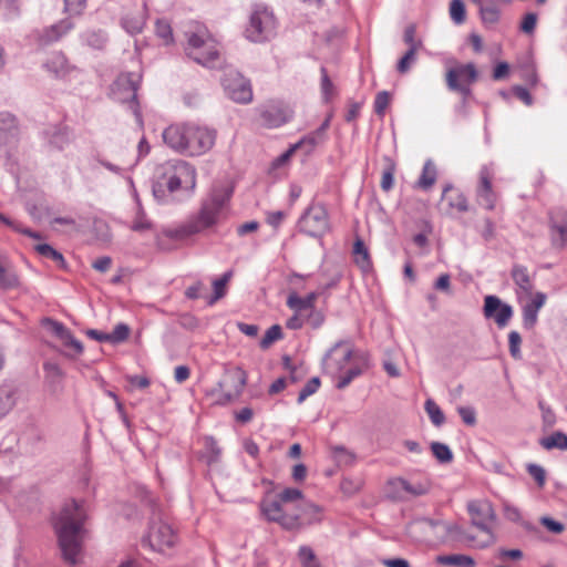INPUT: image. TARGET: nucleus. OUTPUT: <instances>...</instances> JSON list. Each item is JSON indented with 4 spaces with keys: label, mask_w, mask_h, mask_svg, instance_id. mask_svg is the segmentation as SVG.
<instances>
[{
    "label": "nucleus",
    "mask_w": 567,
    "mask_h": 567,
    "mask_svg": "<svg viewBox=\"0 0 567 567\" xmlns=\"http://www.w3.org/2000/svg\"><path fill=\"white\" fill-rule=\"evenodd\" d=\"M450 16L456 24H462L466 18L465 4L463 0H452L450 3Z\"/></svg>",
    "instance_id": "de8ad7c7"
},
{
    "label": "nucleus",
    "mask_w": 567,
    "mask_h": 567,
    "mask_svg": "<svg viewBox=\"0 0 567 567\" xmlns=\"http://www.w3.org/2000/svg\"><path fill=\"white\" fill-rule=\"evenodd\" d=\"M391 101V94L388 91H381L374 100V112L379 116H383Z\"/></svg>",
    "instance_id": "052dcab7"
},
{
    "label": "nucleus",
    "mask_w": 567,
    "mask_h": 567,
    "mask_svg": "<svg viewBox=\"0 0 567 567\" xmlns=\"http://www.w3.org/2000/svg\"><path fill=\"white\" fill-rule=\"evenodd\" d=\"M44 68L56 78L64 76L69 71L68 60L62 53L52 54L44 63Z\"/></svg>",
    "instance_id": "cd10ccee"
},
{
    "label": "nucleus",
    "mask_w": 567,
    "mask_h": 567,
    "mask_svg": "<svg viewBox=\"0 0 567 567\" xmlns=\"http://www.w3.org/2000/svg\"><path fill=\"white\" fill-rule=\"evenodd\" d=\"M480 14L485 24H495L499 20L501 12L494 6H481Z\"/></svg>",
    "instance_id": "5fc2aeb1"
},
{
    "label": "nucleus",
    "mask_w": 567,
    "mask_h": 567,
    "mask_svg": "<svg viewBox=\"0 0 567 567\" xmlns=\"http://www.w3.org/2000/svg\"><path fill=\"white\" fill-rule=\"evenodd\" d=\"M471 86H472V84H462V85L456 84L454 82L453 75L451 74L447 89L451 92L458 93L462 96V101H461L462 107L466 106L467 100L472 96Z\"/></svg>",
    "instance_id": "49530a36"
},
{
    "label": "nucleus",
    "mask_w": 567,
    "mask_h": 567,
    "mask_svg": "<svg viewBox=\"0 0 567 567\" xmlns=\"http://www.w3.org/2000/svg\"><path fill=\"white\" fill-rule=\"evenodd\" d=\"M317 298V292H310L306 297L292 292L288 296L287 306L296 312L310 311L313 310Z\"/></svg>",
    "instance_id": "b1692460"
},
{
    "label": "nucleus",
    "mask_w": 567,
    "mask_h": 567,
    "mask_svg": "<svg viewBox=\"0 0 567 567\" xmlns=\"http://www.w3.org/2000/svg\"><path fill=\"white\" fill-rule=\"evenodd\" d=\"M470 540L475 542L474 537H470L466 535V533L462 529V527L456 523H449L440 519V537L439 540L446 542V540Z\"/></svg>",
    "instance_id": "5701e85b"
},
{
    "label": "nucleus",
    "mask_w": 567,
    "mask_h": 567,
    "mask_svg": "<svg viewBox=\"0 0 567 567\" xmlns=\"http://www.w3.org/2000/svg\"><path fill=\"white\" fill-rule=\"evenodd\" d=\"M537 24V14L528 12L523 17L519 30L525 34H533Z\"/></svg>",
    "instance_id": "338daca9"
},
{
    "label": "nucleus",
    "mask_w": 567,
    "mask_h": 567,
    "mask_svg": "<svg viewBox=\"0 0 567 567\" xmlns=\"http://www.w3.org/2000/svg\"><path fill=\"white\" fill-rule=\"evenodd\" d=\"M86 519L85 502L74 498L66 501L59 513L53 516V527L63 559L70 565L79 563L86 533L84 528Z\"/></svg>",
    "instance_id": "f03ea898"
},
{
    "label": "nucleus",
    "mask_w": 567,
    "mask_h": 567,
    "mask_svg": "<svg viewBox=\"0 0 567 567\" xmlns=\"http://www.w3.org/2000/svg\"><path fill=\"white\" fill-rule=\"evenodd\" d=\"M398 484L403 486V491L405 494L412 496H421L429 492V486L421 482L411 483L406 480V482H399Z\"/></svg>",
    "instance_id": "6e6d98bb"
},
{
    "label": "nucleus",
    "mask_w": 567,
    "mask_h": 567,
    "mask_svg": "<svg viewBox=\"0 0 567 567\" xmlns=\"http://www.w3.org/2000/svg\"><path fill=\"white\" fill-rule=\"evenodd\" d=\"M196 168L184 159H169L156 166L152 193L157 203L167 205L189 198L196 188Z\"/></svg>",
    "instance_id": "f257e3e1"
},
{
    "label": "nucleus",
    "mask_w": 567,
    "mask_h": 567,
    "mask_svg": "<svg viewBox=\"0 0 567 567\" xmlns=\"http://www.w3.org/2000/svg\"><path fill=\"white\" fill-rule=\"evenodd\" d=\"M424 410L427 413L431 422L435 426H441L445 422V415L441 408L432 400L427 399L424 403Z\"/></svg>",
    "instance_id": "58836bf2"
},
{
    "label": "nucleus",
    "mask_w": 567,
    "mask_h": 567,
    "mask_svg": "<svg viewBox=\"0 0 567 567\" xmlns=\"http://www.w3.org/2000/svg\"><path fill=\"white\" fill-rule=\"evenodd\" d=\"M416 61V51L414 48H409L405 54L399 60L396 70L399 73H406L411 65Z\"/></svg>",
    "instance_id": "13d9d810"
},
{
    "label": "nucleus",
    "mask_w": 567,
    "mask_h": 567,
    "mask_svg": "<svg viewBox=\"0 0 567 567\" xmlns=\"http://www.w3.org/2000/svg\"><path fill=\"white\" fill-rule=\"evenodd\" d=\"M233 189L226 186H216L202 202L197 214L189 217L176 228L164 230V235L172 239H185L217 225L226 215Z\"/></svg>",
    "instance_id": "7ed1b4c3"
},
{
    "label": "nucleus",
    "mask_w": 567,
    "mask_h": 567,
    "mask_svg": "<svg viewBox=\"0 0 567 567\" xmlns=\"http://www.w3.org/2000/svg\"><path fill=\"white\" fill-rule=\"evenodd\" d=\"M353 252L355 255L357 265L363 270L368 271L371 268V260L369 251L361 239H358L353 245Z\"/></svg>",
    "instance_id": "c9c22d12"
},
{
    "label": "nucleus",
    "mask_w": 567,
    "mask_h": 567,
    "mask_svg": "<svg viewBox=\"0 0 567 567\" xmlns=\"http://www.w3.org/2000/svg\"><path fill=\"white\" fill-rule=\"evenodd\" d=\"M353 350L347 341L337 342L324 355L323 368L330 373L341 372L352 358Z\"/></svg>",
    "instance_id": "4468645a"
},
{
    "label": "nucleus",
    "mask_w": 567,
    "mask_h": 567,
    "mask_svg": "<svg viewBox=\"0 0 567 567\" xmlns=\"http://www.w3.org/2000/svg\"><path fill=\"white\" fill-rule=\"evenodd\" d=\"M141 82V74L135 72L122 73L112 85L114 99L122 103H130L135 116L140 120L141 114L137 105V90Z\"/></svg>",
    "instance_id": "1a4fd4ad"
},
{
    "label": "nucleus",
    "mask_w": 567,
    "mask_h": 567,
    "mask_svg": "<svg viewBox=\"0 0 567 567\" xmlns=\"http://www.w3.org/2000/svg\"><path fill=\"white\" fill-rule=\"evenodd\" d=\"M49 144L58 151H63L73 140L72 133L68 127H55L48 132Z\"/></svg>",
    "instance_id": "bb28decb"
},
{
    "label": "nucleus",
    "mask_w": 567,
    "mask_h": 567,
    "mask_svg": "<svg viewBox=\"0 0 567 567\" xmlns=\"http://www.w3.org/2000/svg\"><path fill=\"white\" fill-rule=\"evenodd\" d=\"M59 339L65 347L72 348L76 354H81L83 352L84 348L82 342L75 339L68 328Z\"/></svg>",
    "instance_id": "e2e57ef3"
},
{
    "label": "nucleus",
    "mask_w": 567,
    "mask_h": 567,
    "mask_svg": "<svg viewBox=\"0 0 567 567\" xmlns=\"http://www.w3.org/2000/svg\"><path fill=\"white\" fill-rule=\"evenodd\" d=\"M540 445L545 450H560L567 451V434L560 431H556L547 437L540 440Z\"/></svg>",
    "instance_id": "72a5a7b5"
},
{
    "label": "nucleus",
    "mask_w": 567,
    "mask_h": 567,
    "mask_svg": "<svg viewBox=\"0 0 567 567\" xmlns=\"http://www.w3.org/2000/svg\"><path fill=\"white\" fill-rule=\"evenodd\" d=\"M75 24L72 21V18L68 17L59 22L45 28L42 31L41 40L44 43H52L56 42L60 39H62L64 35H66L70 31L74 29Z\"/></svg>",
    "instance_id": "412c9836"
},
{
    "label": "nucleus",
    "mask_w": 567,
    "mask_h": 567,
    "mask_svg": "<svg viewBox=\"0 0 567 567\" xmlns=\"http://www.w3.org/2000/svg\"><path fill=\"white\" fill-rule=\"evenodd\" d=\"M80 40L91 49L102 50L107 42V35L100 29H87L80 34Z\"/></svg>",
    "instance_id": "a878e982"
},
{
    "label": "nucleus",
    "mask_w": 567,
    "mask_h": 567,
    "mask_svg": "<svg viewBox=\"0 0 567 567\" xmlns=\"http://www.w3.org/2000/svg\"><path fill=\"white\" fill-rule=\"evenodd\" d=\"M300 514L303 515V525H311L321 520L320 507L311 503H305Z\"/></svg>",
    "instance_id": "79ce46f5"
},
{
    "label": "nucleus",
    "mask_w": 567,
    "mask_h": 567,
    "mask_svg": "<svg viewBox=\"0 0 567 567\" xmlns=\"http://www.w3.org/2000/svg\"><path fill=\"white\" fill-rule=\"evenodd\" d=\"M219 383L225 390H230L231 396L236 400L241 395L247 384V374L239 367L227 369Z\"/></svg>",
    "instance_id": "a211bd4d"
},
{
    "label": "nucleus",
    "mask_w": 567,
    "mask_h": 567,
    "mask_svg": "<svg viewBox=\"0 0 567 567\" xmlns=\"http://www.w3.org/2000/svg\"><path fill=\"white\" fill-rule=\"evenodd\" d=\"M293 112L282 103H270L260 112V118L264 126L274 128L279 127L292 118Z\"/></svg>",
    "instance_id": "dca6fc26"
},
{
    "label": "nucleus",
    "mask_w": 567,
    "mask_h": 567,
    "mask_svg": "<svg viewBox=\"0 0 567 567\" xmlns=\"http://www.w3.org/2000/svg\"><path fill=\"white\" fill-rule=\"evenodd\" d=\"M388 166L383 171L382 178H381V188L384 192H389L392 189L394 184V173H395V164L392 159L386 157Z\"/></svg>",
    "instance_id": "09e8293b"
},
{
    "label": "nucleus",
    "mask_w": 567,
    "mask_h": 567,
    "mask_svg": "<svg viewBox=\"0 0 567 567\" xmlns=\"http://www.w3.org/2000/svg\"><path fill=\"white\" fill-rule=\"evenodd\" d=\"M472 524L484 533V539L475 543V547L485 548L494 543V534L489 524L495 520V512L487 501H472L467 504Z\"/></svg>",
    "instance_id": "0eeeda50"
},
{
    "label": "nucleus",
    "mask_w": 567,
    "mask_h": 567,
    "mask_svg": "<svg viewBox=\"0 0 567 567\" xmlns=\"http://www.w3.org/2000/svg\"><path fill=\"white\" fill-rule=\"evenodd\" d=\"M44 370V380L45 384L49 388V391L53 395H59L63 392V379H64V372L61 369V367L55 362H44L43 364Z\"/></svg>",
    "instance_id": "aec40b11"
},
{
    "label": "nucleus",
    "mask_w": 567,
    "mask_h": 567,
    "mask_svg": "<svg viewBox=\"0 0 567 567\" xmlns=\"http://www.w3.org/2000/svg\"><path fill=\"white\" fill-rule=\"evenodd\" d=\"M225 94L236 103L248 104L252 101L250 81L236 70H226L220 79Z\"/></svg>",
    "instance_id": "9d476101"
},
{
    "label": "nucleus",
    "mask_w": 567,
    "mask_h": 567,
    "mask_svg": "<svg viewBox=\"0 0 567 567\" xmlns=\"http://www.w3.org/2000/svg\"><path fill=\"white\" fill-rule=\"evenodd\" d=\"M512 278L514 282L525 292L530 293L533 290V282L530 280L527 268L516 265L512 270Z\"/></svg>",
    "instance_id": "2f4dec72"
},
{
    "label": "nucleus",
    "mask_w": 567,
    "mask_h": 567,
    "mask_svg": "<svg viewBox=\"0 0 567 567\" xmlns=\"http://www.w3.org/2000/svg\"><path fill=\"white\" fill-rule=\"evenodd\" d=\"M484 316L494 318L499 328L507 326L513 317V308L511 305L503 302L498 297L489 295L484 299Z\"/></svg>",
    "instance_id": "2eb2a0df"
},
{
    "label": "nucleus",
    "mask_w": 567,
    "mask_h": 567,
    "mask_svg": "<svg viewBox=\"0 0 567 567\" xmlns=\"http://www.w3.org/2000/svg\"><path fill=\"white\" fill-rule=\"evenodd\" d=\"M298 557L302 567H320V564L316 560L315 551L309 546H300Z\"/></svg>",
    "instance_id": "8fccbe9b"
},
{
    "label": "nucleus",
    "mask_w": 567,
    "mask_h": 567,
    "mask_svg": "<svg viewBox=\"0 0 567 567\" xmlns=\"http://www.w3.org/2000/svg\"><path fill=\"white\" fill-rule=\"evenodd\" d=\"M334 461L339 465H350L353 463L354 455L346 450L343 446H336L332 450Z\"/></svg>",
    "instance_id": "680f3d73"
},
{
    "label": "nucleus",
    "mask_w": 567,
    "mask_h": 567,
    "mask_svg": "<svg viewBox=\"0 0 567 567\" xmlns=\"http://www.w3.org/2000/svg\"><path fill=\"white\" fill-rule=\"evenodd\" d=\"M184 34L187 41L185 51L188 58L207 68H216L219 64V50L206 27L198 22H192Z\"/></svg>",
    "instance_id": "39448f33"
},
{
    "label": "nucleus",
    "mask_w": 567,
    "mask_h": 567,
    "mask_svg": "<svg viewBox=\"0 0 567 567\" xmlns=\"http://www.w3.org/2000/svg\"><path fill=\"white\" fill-rule=\"evenodd\" d=\"M130 228L136 233H144L153 228V223L148 219L138 198L136 199L135 216Z\"/></svg>",
    "instance_id": "c756f323"
},
{
    "label": "nucleus",
    "mask_w": 567,
    "mask_h": 567,
    "mask_svg": "<svg viewBox=\"0 0 567 567\" xmlns=\"http://www.w3.org/2000/svg\"><path fill=\"white\" fill-rule=\"evenodd\" d=\"M276 24L272 11L262 4H256L249 16L245 35L251 42L268 41L275 35Z\"/></svg>",
    "instance_id": "423d86ee"
},
{
    "label": "nucleus",
    "mask_w": 567,
    "mask_h": 567,
    "mask_svg": "<svg viewBox=\"0 0 567 567\" xmlns=\"http://www.w3.org/2000/svg\"><path fill=\"white\" fill-rule=\"evenodd\" d=\"M437 169L432 159H427L422 169V174L417 181V187L421 189H430L436 182Z\"/></svg>",
    "instance_id": "7c9ffc66"
},
{
    "label": "nucleus",
    "mask_w": 567,
    "mask_h": 567,
    "mask_svg": "<svg viewBox=\"0 0 567 567\" xmlns=\"http://www.w3.org/2000/svg\"><path fill=\"white\" fill-rule=\"evenodd\" d=\"M538 320V311L529 305L523 307V327L527 330L534 329Z\"/></svg>",
    "instance_id": "4d7b16f0"
},
{
    "label": "nucleus",
    "mask_w": 567,
    "mask_h": 567,
    "mask_svg": "<svg viewBox=\"0 0 567 567\" xmlns=\"http://www.w3.org/2000/svg\"><path fill=\"white\" fill-rule=\"evenodd\" d=\"M17 117L9 112H0V145H6L18 137Z\"/></svg>",
    "instance_id": "4be33fe9"
},
{
    "label": "nucleus",
    "mask_w": 567,
    "mask_h": 567,
    "mask_svg": "<svg viewBox=\"0 0 567 567\" xmlns=\"http://www.w3.org/2000/svg\"><path fill=\"white\" fill-rule=\"evenodd\" d=\"M437 561L445 566L453 567H474L475 560L466 555L455 554V555H445L440 556Z\"/></svg>",
    "instance_id": "f704fd0d"
},
{
    "label": "nucleus",
    "mask_w": 567,
    "mask_h": 567,
    "mask_svg": "<svg viewBox=\"0 0 567 567\" xmlns=\"http://www.w3.org/2000/svg\"><path fill=\"white\" fill-rule=\"evenodd\" d=\"M449 206L453 209H456L460 213H465L468 210L467 198L463 193H456L454 196L449 197Z\"/></svg>",
    "instance_id": "69168bd1"
},
{
    "label": "nucleus",
    "mask_w": 567,
    "mask_h": 567,
    "mask_svg": "<svg viewBox=\"0 0 567 567\" xmlns=\"http://www.w3.org/2000/svg\"><path fill=\"white\" fill-rule=\"evenodd\" d=\"M321 381L320 378L313 377L311 378L306 385L300 390L297 402L301 404L308 396L315 394L320 388Z\"/></svg>",
    "instance_id": "603ef678"
},
{
    "label": "nucleus",
    "mask_w": 567,
    "mask_h": 567,
    "mask_svg": "<svg viewBox=\"0 0 567 567\" xmlns=\"http://www.w3.org/2000/svg\"><path fill=\"white\" fill-rule=\"evenodd\" d=\"M494 171L491 166L484 165L478 173V185L476 187V202L487 210H493L496 204V193L492 187Z\"/></svg>",
    "instance_id": "ddd939ff"
},
{
    "label": "nucleus",
    "mask_w": 567,
    "mask_h": 567,
    "mask_svg": "<svg viewBox=\"0 0 567 567\" xmlns=\"http://www.w3.org/2000/svg\"><path fill=\"white\" fill-rule=\"evenodd\" d=\"M406 533L416 542L439 540L440 519L417 517L408 524Z\"/></svg>",
    "instance_id": "f8f14e48"
},
{
    "label": "nucleus",
    "mask_w": 567,
    "mask_h": 567,
    "mask_svg": "<svg viewBox=\"0 0 567 567\" xmlns=\"http://www.w3.org/2000/svg\"><path fill=\"white\" fill-rule=\"evenodd\" d=\"M176 536L172 527L162 520L161 517L152 518L146 537L143 538L142 545L150 547L154 551L164 553L174 546Z\"/></svg>",
    "instance_id": "9b49d317"
},
{
    "label": "nucleus",
    "mask_w": 567,
    "mask_h": 567,
    "mask_svg": "<svg viewBox=\"0 0 567 567\" xmlns=\"http://www.w3.org/2000/svg\"><path fill=\"white\" fill-rule=\"evenodd\" d=\"M163 141L176 153L200 156L214 146L216 131L195 123L172 124L164 130Z\"/></svg>",
    "instance_id": "20e7f679"
},
{
    "label": "nucleus",
    "mask_w": 567,
    "mask_h": 567,
    "mask_svg": "<svg viewBox=\"0 0 567 567\" xmlns=\"http://www.w3.org/2000/svg\"><path fill=\"white\" fill-rule=\"evenodd\" d=\"M16 405V393L12 389L0 388V420Z\"/></svg>",
    "instance_id": "4c0bfd02"
},
{
    "label": "nucleus",
    "mask_w": 567,
    "mask_h": 567,
    "mask_svg": "<svg viewBox=\"0 0 567 567\" xmlns=\"http://www.w3.org/2000/svg\"><path fill=\"white\" fill-rule=\"evenodd\" d=\"M34 249L40 256L54 261L59 268H61V269L66 268V262H65L63 255L60 251H58L56 249H54L51 245L39 244L34 247Z\"/></svg>",
    "instance_id": "473e14b6"
},
{
    "label": "nucleus",
    "mask_w": 567,
    "mask_h": 567,
    "mask_svg": "<svg viewBox=\"0 0 567 567\" xmlns=\"http://www.w3.org/2000/svg\"><path fill=\"white\" fill-rule=\"evenodd\" d=\"M284 338L282 329L279 324L271 326L260 340V348L268 349L274 342Z\"/></svg>",
    "instance_id": "37998d69"
},
{
    "label": "nucleus",
    "mask_w": 567,
    "mask_h": 567,
    "mask_svg": "<svg viewBox=\"0 0 567 567\" xmlns=\"http://www.w3.org/2000/svg\"><path fill=\"white\" fill-rule=\"evenodd\" d=\"M261 513L270 522H276L279 519L285 511L282 508V502L277 498H265L260 504Z\"/></svg>",
    "instance_id": "c85d7f7f"
},
{
    "label": "nucleus",
    "mask_w": 567,
    "mask_h": 567,
    "mask_svg": "<svg viewBox=\"0 0 567 567\" xmlns=\"http://www.w3.org/2000/svg\"><path fill=\"white\" fill-rule=\"evenodd\" d=\"M322 141L323 137L321 135H317V132L313 131L297 142V146H299L300 150H303L306 154H309Z\"/></svg>",
    "instance_id": "a18cd8bd"
},
{
    "label": "nucleus",
    "mask_w": 567,
    "mask_h": 567,
    "mask_svg": "<svg viewBox=\"0 0 567 567\" xmlns=\"http://www.w3.org/2000/svg\"><path fill=\"white\" fill-rule=\"evenodd\" d=\"M206 394L212 398L214 404L218 405H226L235 400L230 394V390H225L224 386H220L219 381L213 389L207 391Z\"/></svg>",
    "instance_id": "e433bc0d"
},
{
    "label": "nucleus",
    "mask_w": 567,
    "mask_h": 567,
    "mask_svg": "<svg viewBox=\"0 0 567 567\" xmlns=\"http://www.w3.org/2000/svg\"><path fill=\"white\" fill-rule=\"evenodd\" d=\"M20 286L19 276L9 260H4L0 265V288L9 290Z\"/></svg>",
    "instance_id": "393cba45"
},
{
    "label": "nucleus",
    "mask_w": 567,
    "mask_h": 567,
    "mask_svg": "<svg viewBox=\"0 0 567 567\" xmlns=\"http://www.w3.org/2000/svg\"><path fill=\"white\" fill-rule=\"evenodd\" d=\"M431 451L434 457L442 464H447L453 461V452L449 445L441 442H432Z\"/></svg>",
    "instance_id": "ea45409f"
},
{
    "label": "nucleus",
    "mask_w": 567,
    "mask_h": 567,
    "mask_svg": "<svg viewBox=\"0 0 567 567\" xmlns=\"http://www.w3.org/2000/svg\"><path fill=\"white\" fill-rule=\"evenodd\" d=\"M451 74L454 78V82L458 85L474 84L478 79V72L475 64L472 62L466 64H456L446 71L445 82L447 87Z\"/></svg>",
    "instance_id": "6ab92c4d"
},
{
    "label": "nucleus",
    "mask_w": 567,
    "mask_h": 567,
    "mask_svg": "<svg viewBox=\"0 0 567 567\" xmlns=\"http://www.w3.org/2000/svg\"><path fill=\"white\" fill-rule=\"evenodd\" d=\"M298 227L310 237H322L330 228L326 207L322 204L310 205L299 218Z\"/></svg>",
    "instance_id": "6e6552de"
},
{
    "label": "nucleus",
    "mask_w": 567,
    "mask_h": 567,
    "mask_svg": "<svg viewBox=\"0 0 567 567\" xmlns=\"http://www.w3.org/2000/svg\"><path fill=\"white\" fill-rule=\"evenodd\" d=\"M275 523L280 524L287 530H293L303 526V515L287 514L285 512Z\"/></svg>",
    "instance_id": "a19ab883"
},
{
    "label": "nucleus",
    "mask_w": 567,
    "mask_h": 567,
    "mask_svg": "<svg viewBox=\"0 0 567 567\" xmlns=\"http://www.w3.org/2000/svg\"><path fill=\"white\" fill-rule=\"evenodd\" d=\"M362 370L358 367L349 369L343 375H341L336 384L337 389L342 390L347 388L353 379L361 374Z\"/></svg>",
    "instance_id": "774afa93"
},
{
    "label": "nucleus",
    "mask_w": 567,
    "mask_h": 567,
    "mask_svg": "<svg viewBox=\"0 0 567 567\" xmlns=\"http://www.w3.org/2000/svg\"><path fill=\"white\" fill-rule=\"evenodd\" d=\"M86 8V0H64L63 11L70 17L81 16Z\"/></svg>",
    "instance_id": "3c124183"
},
{
    "label": "nucleus",
    "mask_w": 567,
    "mask_h": 567,
    "mask_svg": "<svg viewBox=\"0 0 567 567\" xmlns=\"http://www.w3.org/2000/svg\"><path fill=\"white\" fill-rule=\"evenodd\" d=\"M550 239L555 247L567 245V212L561 208L550 213Z\"/></svg>",
    "instance_id": "f3484780"
},
{
    "label": "nucleus",
    "mask_w": 567,
    "mask_h": 567,
    "mask_svg": "<svg viewBox=\"0 0 567 567\" xmlns=\"http://www.w3.org/2000/svg\"><path fill=\"white\" fill-rule=\"evenodd\" d=\"M131 329L126 323H117L113 331L109 334V342L113 344H117L124 342L130 337Z\"/></svg>",
    "instance_id": "c03bdc74"
},
{
    "label": "nucleus",
    "mask_w": 567,
    "mask_h": 567,
    "mask_svg": "<svg viewBox=\"0 0 567 567\" xmlns=\"http://www.w3.org/2000/svg\"><path fill=\"white\" fill-rule=\"evenodd\" d=\"M145 21L140 17H125L122 20L123 28L131 34H137L142 32Z\"/></svg>",
    "instance_id": "864d4df0"
},
{
    "label": "nucleus",
    "mask_w": 567,
    "mask_h": 567,
    "mask_svg": "<svg viewBox=\"0 0 567 567\" xmlns=\"http://www.w3.org/2000/svg\"><path fill=\"white\" fill-rule=\"evenodd\" d=\"M520 344V334L517 331H511L508 334V347L509 353L515 360L522 359Z\"/></svg>",
    "instance_id": "bf43d9fd"
},
{
    "label": "nucleus",
    "mask_w": 567,
    "mask_h": 567,
    "mask_svg": "<svg viewBox=\"0 0 567 567\" xmlns=\"http://www.w3.org/2000/svg\"><path fill=\"white\" fill-rule=\"evenodd\" d=\"M156 34L163 39L166 43L173 41V32L171 24L166 20L158 19L155 24Z\"/></svg>",
    "instance_id": "0e129e2a"
}]
</instances>
